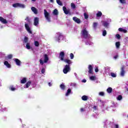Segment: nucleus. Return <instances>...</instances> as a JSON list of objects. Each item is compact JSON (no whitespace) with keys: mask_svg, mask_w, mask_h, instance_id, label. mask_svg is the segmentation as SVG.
<instances>
[{"mask_svg":"<svg viewBox=\"0 0 128 128\" xmlns=\"http://www.w3.org/2000/svg\"><path fill=\"white\" fill-rule=\"evenodd\" d=\"M12 6L14 8H24V5L20 3H16L12 4Z\"/></svg>","mask_w":128,"mask_h":128,"instance_id":"8","label":"nucleus"},{"mask_svg":"<svg viewBox=\"0 0 128 128\" xmlns=\"http://www.w3.org/2000/svg\"><path fill=\"white\" fill-rule=\"evenodd\" d=\"M126 68V67L124 66H122L120 68V75L121 76H124V74H126V70H124Z\"/></svg>","mask_w":128,"mask_h":128,"instance_id":"7","label":"nucleus"},{"mask_svg":"<svg viewBox=\"0 0 128 128\" xmlns=\"http://www.w3.org/2000/svg\"><path fill=\"white\" fill-rule=\"evenodd\" d=\"M115 128H118V124H114Z\"/></svg>","mask_w":128,"mask_h":128,"instance_id":"49","label":"nucleus"},{"mask_svg":"<svg viewBox=\"0 0 128 128\" xmlns=\"http://www.w3.org/2000/svg\"><path fill=\"white\" fill-rule=\"evenodd\" d=\"M7 58H8V60H12V54H10L8 55Z\"/></svg>","mask_w":128,"mask_h":128,"instance_id":"38","label":"nucleus"},{"mask_svg":"<svg viewBox=\"0 0 128 128\" xmlns=\"http://www.w3.org/2000/svg\"><path fill=\"white\" fill-rule=\"evenodd\" d=\"M25 20H26L27 22H25L24 26L26 30H27L28 32H29V34H32V32L30 30V24H32V21H30V17L27 16L26 18H25Z\"/></svg>","mask_w":128,"mask_h":128,"instance_id":"2","label":"nucleus"},{"mask_svg":"<svg viewBox=\"0 0 128 128\" xmlns=\"http://www.w3.org/2000/svg\"><path fill=\"white\" fill-rule=\"evenodd\" d=\"M58 38L56 39V40L58 42H60V40H64V36H62V34L60 33H58Z\"/></svg>","mask_w":128,"mask_h":128,"instance_id":"10","label":"nucleus"},{"mask_svg":"<svg viewBox=\"0 0 128 128\" xmlns=\"http://www.w3.org/2000/svg\"><path fill=\"white\" fill-rule=\"evenodd\" d=\"M80 110L81 112H86V110L84 108H81L80 109Z\"/></svg>","mask_w":128,"mask_h":128,"instance_id":"48","label":"nucleus"},{"mask_svg":"<svg viewBox=\"0 0 128 128\" xmlns=\"http://www.w3.org/2000/svg\"><path fill=\"white\" fill-rule=\"evenodd\" d=\"M127 117L128 118V115Z\"/></svg>","mask_w":128,"mask_h":128,"instance_id":"60","label":"nucleus"},{"mask_svg":"<svg viewBox=\"0 0 128 128\" xmlns=\"http://www.w3.org/2000/svg\"><path fill=\"white\" fill-rule=\"evenodd\" d=\"M28 37H25L24 38V42L25 44H28Z\"/></svg>","mask_w":128,"mask_h":128,"instance_id":"31","label":"nucleus"},{"mask_svg":"<svg viewBox=\"0 0 128 128\" xmlns=\"http://www.w3.org/2000/svg\"><path fill=\"white\" fill-rule=\"evenodd\" d=\"M81 34L83 38L85 39L88 38L90 36V35L88 34V32L86 30V28L82 30Z\"/></svg>","mask_w":128,"mask_h":128,"instance_id":"3","label":"nucleus"},{"mask_svg":"<svg viewBox=\"0 0 128 128\" xmlns=\"http://www.w3.org/2000/svg\"><path fill=\"white\" fill-rule=\"evenodd\" d=\"M88 69L89 70L88 72V74H92V70H93V68H92V65H89L88 66Z\"/></svg>","mask_w":128,"mask_h":128,"instance_id":"14","label":"nucleus"},{"mask_svg":"<svg viewBox=\"0 0 128 128\" xmlns=\"http://www.w3.org/2000/svg\"><path fill=\"white\" fill-rule=\"evenodd\" d=\"M70 72V65H66L63 69L64 74H66Z\"/></svg>","mask_w":128,"mask_h":128,"instance_id":"6","label":"nucleus"},{"mask_svg":"<svg viewBox=\"0 0 128 128\" xmlns=\"http://www.w3.org/2000/svg\"><path fill=\"white\" fill-rule=\"evenodd\" d=\"M88 96L84 95L82 97V100H88Z\"/></svg>","mask_w":128,"mask_h":128,"instance_id":"23","label":"nucleus"},{"mask_svg":"<svg viewBox=\"0 0 128 128\" xmlns=\"http://www.w3.org/2000/svg\"><path fill=\"white\" fill-rule=\"evenodd\" d=\"M31 84H32V82L30 81L28 82L26 84V88H29Z\"/></svg>","mask_w":128,"mask_h":128,"instance_id":"21","label":"nucleus"},{"mask_svg":"<svg viewBox=\"0 0 128 128\" xmlns=\"http://www.w3.org/2000/svg\"><path fill=\"white\" fill-rule=\"evenodd\" d=\"M103 36H106V30H104L102 32Z\"/></svg>","mask_w":128,"mask_h":128,"instance_id":"41","label":"nucleus"},{"mask_svg":"<svg viewBox=\"0 0 128 128\" xmlns=\"http://www.w3.org/2000/svg\"><path fill=\"white\" fill-rule=\"evenodd\" d=\"M84 17L86 20H87V18H88V15L85 12L84 13Z\"/></svg>","mask_w":128,"mask_h":128,"instance_id":"39","label":"nucleus"},{"mask_svg":"<svg viewBox=\"0 0 128 128\" xmlns=\"http://www.w3.org/2000/svg\"><path fill=\"white\" fill-rule=\"evenodd\" d=\"M48 84L49 86H52V83L48 82Z\"/></svg>","mask_w":128,"mask_h":128,"instance_id":"54","label":"nucleus"},{"mask_svg":"<svg viewBox=\"0 0 128 128\" xmlns=\"http://www.w3.org/2000/svg\"><path fill=\"white\" fill-rule=\"evenodd\" d=\"M25 2H26V0H25Z\"/></svg>","mask_w":128,"mask_h":128,"instance_id":"58","label":"nucleus"},{"mask_svg":"<svg viewBox=\"0 0 128 128\" xmlns=\"http://www.w3.org/2000/svg\"><path fill=\"white\" fill-rule=\"evenodd\" d=\"M40 22V18L36 17L34 18V24L35 26H38V25Z\"/></svg>","mask_w":128,"mask_h":128,"instance_id":"9","label":"nucleus"},{"mask_svg":"<svg viewBox=\"0 0 128 128\" xmlns=\"http://www.w3.org/2000/svg\"><path fill=\"white\" fill-rule=\"evenodd\" d=\"M53 14H54V16H58V11L56 9H54L53 12Z\"/></svg>","mask_w":128,"mask_h":128,"instance_id":"26","label":"nucleus"},{"mask_svg":"<svg viewBox=\"0 0 128 128\" xmlns=\"http://www.w3.org/2000/svg\"><path fill=\"white\" fill-rule=\"evenodd\" d=\"M4 66H7L8 68H10V67L12 66L10 64H9L8 62V61H5L4 62Z\"/></svg>","mask_w":128,"mask_h":128,"instance_id":"18","label":"nucleus"},{"mask_svg":"<svg viewBox=\"0 0 128 128\" xmlns=\"http://www.w3.org/2000/svg\"><path fill=\"white\" fill-rule=\"evenodd\" d=\"M74 54L70 53V60H74Z\"/></svg>","mask_w":128,"mask_h":128,"instance_id":"37","label":"nucleus"},{"mask_svg":"<svg viewBox=\"0 0 128 128\" xmlns=\"http://www.w3.org/2000/svg\"><path fill=\"white\" fill-rule=\"evenodd\" d=\"M103 26H104V28H108V23L107 22H104Z\"/></svg>","mask_w":128,"mask_h":128,"instance_id":"30","label":"nucleus"},{"mask_svg":"<svg viewBox=\"0 0 128 128\" xmlns=\"http://www.w3.org/2000/svg\"><path fill=\"white\" fill-rule=\"evenodd\" d=\"M50 2H54V0H50Z\"/></svg>","mask_w":128,"mask_h":128,"instance_id":"55","label":"nucleus"},{"mask_svg":"<svg viewBox=\"0 0 128 128\" xmlns=\"http://www.w3.org/2000/svg\"><path fill=\"white\" fill-rule=\"evenodd\" d=\"M10 90L12 92H14V90H16V88H14V86H10Z\"/></svg>","mask_w":128,"mask_h":128,"instance_id":"35","label":"nucleus"},{"mask_svg":"<svg viewBox=\"0 0 128 128\" xmlns=\"http://www.w3.org/2000/svg\"><path fill=\"white\" fill-rule=\"evenodd\" d=\"M71 8H76V4L74 3H72L71 4Z\"/></svg>","mask_w":128,"mask_h":128,"instance_id":"40","label":"nucleus"},{"mask_svg":"<svg viewBox=\"0 0 128 128\" xmlns=\"http://www.w3.org/2000/svg\"><path fill=\"white\" fill-rule=\"evenodd\" d=\"M118 30L119 32H124V34H126V32H128V30H126L122 28H119Z\"/></svg>","mask_w":128,"mask_h":128,"instance_id":"17","label":"nucleus"},{"mask_svg":"<svg viewBox=\"0 0 128 128\" xmlns=\"http://www.w3.org/2000/svg\"><path fill=\"white\" fill-rule=\"evenodd\" d=\"M116 36L118 40H120V34H116Z\"/></svg>","mask_w":128,"mask_h":128,"instance_id":"43","label":"nucleus"},{"mask_svg":"<svg viewBox=\"0 0 128 128\" xmlns=\"http://www.w3.org/2000/svg\"><path fill=\"white\" fill-rule=\"evenodd\" d=\"M0 22H2V24H8V21L6 20L4 18L0 16Z\"/></svg>","mask_w":128,"mask_h":128,"instance_id":"13","label":"nucleus"},{"mask_svg":"<svg viewBox=\"0 0 128 128\" xmlns=\"http://www.w3.org/2000/svg\"><path fill=\"white\" fill-rule=\"evenodd\" d=\"M86 44H87V43H86Z\"/></svg>","mask_w":128,"mask_h":128,"instance_id":"59","label":"nucleus"},{"mask_svg":"<svg viewBox=\"0 0 128 128\" xmlns=\"http://www.w3.org/2000/svg\"><path fill=\"white\" fill-rule=\"evenodd\" d=\"M102 16V12L98 11V12L96 14V16L97 18H100Z\"/></svg>","mask_w":128,"mask_h":128,"instance_id":"20","label":"nucleus"},{"mask_svg":"<svg viewBox=\"0 0 128 128\" xmlns=\"http://www.w3.org/2000/svg\"><path fill=\"white\" fill-rule=\"evenodd\" d=\"M60 88L61 90H66V86H64V84H62L60 85Z\"/></svg>","mask_w":128,"mask_h":128,"instance_id":"27","label":"nucleus"},{"mask_svg":"<svg viewBox=\"0 0 128 128\" xmlns=\"http://www.w3.org/2000/svg\"><path fill=\"white\" fill-rule=\"evenodd\" d=\"M106 92L108 94H112V88L110 87L108 88L106 90Z\"/></svg>","mask_w":128,"mask_h":128,"instance_id":"19","label":"nucleus"},{"mask_svg":"<svg viewBox=\"0 0 128 128\" xmlns=\"http://www.w3.org/2000/svg\"><path fill=\"white\" fill-rule=\"evenodd\" d=\"M31 10H32V12H34V14H38V10L36 9V8L34 6H32L31 8Z\"/></svg>","mask_w":128,"mask_h":128,"instance_id":"16","label":"nucleus"},{"mask_svg":"<svg viewBox=\"0 0 128 128\" xmlns=\"http://www.w3.org/2000/svg\"><path fill=\"white\" fill-rule=\"evenodd\" d=\"M58 58L60 60L64 61V62L67 64V65H69L70 66V64H72V62L71 60L68 59H64V52H61L59 54Z\"/></svg>","mask_w":128,"mask_h":128,"instance_id":"1","label":"nucleus"},{"mask_svg":"<svg viewBox=\"0 0 128 128\" xmlns=\"http://www.w3.org/2000/svg\"><path fill=\"white\" fill-rule=\"evenodd\" d=\"M76 86V83L71 84V86Z\"/></svg>","mask_w":128,"mask_h":128,"instance_id":"47","label":"nucleus"},{"mask_svg":"<svg viewBox=\"0 0 128 128\" xmlns=\"http://www.w3.org/2000/svg\"><path fill=\"white\" fill-rule=\"evenodd\" d=\"M118 100H122V95H119L117 98Z\"/></svg>","mask_w":128,"mask_h":128,"instance_id":"33","label":"nucleus"},{"mask_svg":"<svg viewBox=\"0 0 128 128\" xmlns=\"http://www.w3.org/2000/svg\"><path fill=\"white\" fill-rule=\"evenodd\" d=\"M72 20L74 22H76V24H80L81 22L80 19L76 16L73 17Z\"/></svg>","mask_w":128,"mask_h":128,"instance_id":"12","label":"nucleus"},{"mask_svg":"<svg viewBox=\"0 0 128 128\" xmlns=\"http://www.w3.org/2000/svg\"><path fill=\"white\" fill-rule=\"evenodd\" d=\"M41 72L42 74H44V72H46V69H44V68H42V70H41Z\"/></svg>","mask_w":128,"mask_h":128,"instance_id":"46","label":"nucleus"},{"mask_svg":"<svg viewBox=\"0 0 128 128\" xmlns=\"http://www.w3.org/2000/svg\"><path fill=\"white\" fill-rule=\"evenodd\" d=\"M21 84H26V78H23L20 80Z\"/></svg>","mask_w":128,"mask_h":128,"instance_id":"24","label":"nucleus"},{"mask_svg":"<svg viewBox=\"0 0 128 128\" xmlns=\"http://www.w3.org/2000/svg\"><path fill=\"white\" fill-rule=\"evenodd\" d=\"M44 15L45 16V18H46V20L48 22H50L52 20H50V12H48L46 10H44Z\"/></svg>","mask_w":128,"mask_h":128,"instance_id":"4","label":"nucleus"},{"mask_svg":"<svg viewBox=\"0 0 128 128\" xmlns=\"http://www.w3.org/2000/svg\"><path fill=\"white\" fill-rule=\"evenodd\" d=\"M118 55H116V56H114V58L115 60H116V58H118Z\"/></svg>","mask_w":128,"mask_h":128,"instance_id":"52","label":"nucleus"},{"mask_svg":"<svg viewBox=\"0 0 128 128\" xmlns=\"http://www.w3.org/2000/svg\"><path fill=\"white\" fill-rule=\"evenodd\" d=\"M63 10L64 12V14H68L70 15L72 14L70 12V10H68V9H66V6H63Z\"/></svg>","mask_w":128,"mask_h":128,"instance_id":"11","label":"nucleus"},{"mask_svg":"<svg viewBox=\"0 0 128 128\" xmlns=\"http://www.w3.org/2000/svg\"><path fill=\"white\" fill-rule=\"evenodd\" d=\"M98 26V22H94L93 23V28H94L95 30L96 28Z\"/></svg>","mask_w":128,"mask_h":128,"instance_id":"28","label":"nucleus"},{"mask_svg":"<svg viewBox=\"0 0 128 128\" xmlns=\"http://www.w3.org/2000/svg\"><path fill=\"white\" fill-rule=\"evenodd\" d=\"M32 2H36V0H32Z\"/></svg>","mask_w":128,"mask_h":128,"instance_id":"56","label":"nucleus"},{"mask_svg":"<svg viewBox=\"0 0 128 128\" xmlns=\"http://www.w3.org/2000/svg\"><path fill=\"white\" fill-rule=\"evenodd\" d=\"M82 82H86V79H84L82 80Z\"/></svg>","mask_w":128,"mask_h":128,"instance_id":"51","label":"nucleus"},{"mask_svg":"<svg viewBox=\"0 0 128 128\" xmlns=\"http://www.w3.org/2000/svg\"><path fill=\"white\" fill-rule=\"evenodd\" d=\"M90 80H96V76H91L90 77Z\"/></svg>","mask_w":128,"mask_h":128,"instance_id":"42","label":"nucleus"},{"mask_svg":"<svg viewBox=\"0 0 128 128\" xmlns=\"http://www.w3.org/2000/svg\"><path fill=\"white\" fill-rule=\"evenodd\" d=\"M34 44L35 46H40V42H38V41H34Z\"/></svg>","mask_w":128,"mask_h":128,"instance_id":"32","label":"nucleus"},{"mask_svg":"<svg viewBox=\"0 0 128 128\" xmlns=\"http://www.w3.org/2000/svg\"><path fill=\"white\" fill-rule=\"evenodd\" d=\"M126 90H127V92H128V88H127Z\"/></svg>","mask_w":128,"mask_h":128,"instance_id":"57","label":"nucleus"},{"mask_svg":"<svg viewBox=\"0 0 128 128\" xmlns=\"http://www.w3.org/2000/svg\"><path fill=\"white\" fill-rule=\"evenodd\" d=\"M44 61H42V59H40L39 60L40 64L42 66H44V62L45 64H46V62H48L50 60V58H48V56L46 54H44Z\"/></svg>","mask_w":128,"mask_h":128,"instance_id":"5","label":"nucleus"},{"mask_svg":"<svg viewBox=\"0 0 128 128\" xmlns=\"http://www.w3.org/2000/svg\"><path fill=\"white\" fill-rule=\"evenodd\" d=\"M110 76H112V78H116V74L114 72H111Z\"/></svg>","mask_w":128,"mask_h":128,"instance_id":"34","label":"nucleus"},{"mask_svg":"<svg viewBox=\"0 0 128 128\" xmlns=\"http://www.w3.org/2000/svg\"><path fill=\"white\" fill-rule=\"evenodd\" d=\"M99 94L101 96H104V92H99Z\"/></svg>","mask_w":128,"mask_h":128,"instance_id":"44","label":"nucleus"},{"mask_svg":"<svg viewBox=\"0 0 128 128\" xmlns=\"http://www.w3.org/2000/svg\"><path fill=\"white\" fill-rule=\"evenodd\" d=\"M26 48L28 50H30V43H27L26 44Z\"/></svg>","mask_w":128,"mask_h":128,"instance_id":"36","label":"nucleus"},{"mask_svg":"<svg viewBox=\"0 0 128 128\" xmlns=\"http://www.w3.org/2000/svg\"><path fill=\"white\" fill-rule=\"evenodd\" d=\"M120 1L121 4H126V0H120Z\"/></svg>","mask_w":128,"mask_h":128,"instance_id":"45","label":"nucleus"},{"mask_svg":"<svg viewBox=\"0 0 128 128\" xmlns=\"http://www.w3.org/2000/svg\"><path fill=\"white\" fill-rule=\"evenodd\" d=\"M56 3L59 6H62V1H60V0H56Z\"/></svg>","mask_w":128,"mask_h":128,"instance_id":"29","label":"nucleus"},{"mask_svg":"<svg viewBox=\"0 0 128 128\" xmlns=\"http://www.w3.org/2000/svg\"><path fill=\"white\" fill-rule=\"evenodd\" d=\"M96 106H94V107H93V108H94V110H96Z\"/></svg>","mask_w":128,"mask_h":128,"instance_id":"53","label":"nucleus"},{"mask_svg":"<svg viewBox=\"0 0 128 128\" xmlns=\"http://www.w3.org/2000/svg\"><path fill=\"white\" fill-rule=\"evenodd\" d=\"M70 92H72V90H70V88H68V90H67V92L66 94V96H68V94H70Z\"/></svg>","mask_w":128,"mask_h":128,"instance_id":"25","label":"nucleus"},{"mask_svg":"<svg viewBox=\"0 0 128 128\" xmlns=\"http://www.w3.org/2000/svg\"><path fill=\"white\" fill-rule=\"evenodd\" d=\"M116 48H120V42H116Z\"/></svg>","mask_w":128,"mask_h":128,"instance_id":"22","label":"nucleus"},{"mask_svg":"<svg viewBox=\"0 0 128 128\" xmlns=\"http://www.w3.org/2000/svg\"><path fill=\"white\" fill-rule=\"evenodd\" d=\"M95 72H98V67L96 68Z\"/></svg>","mask_w":128,"mask_h":128,"instance_id":"50","label":"nucleus"},{"mask_svg":"<svg viewBox=\"0 0 128 128\" xmlns=\"http://www.w3.org/2000/svg\"><path fill=\"white\" fill-rule=\"evenodd\" d=\"M15 62L16 66H20L22 64V62H20V60H18V58H15Z\"/></svg>","mask_w":128,"mask_h":128,"instance_id":"15","label":"nucleus"}]
</instances>
